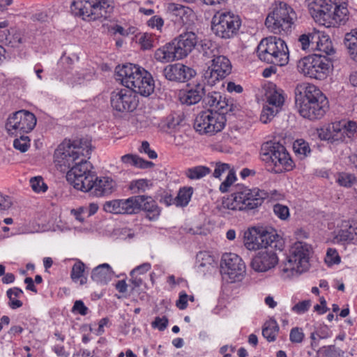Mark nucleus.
I'll use <instances>...</instances> for the list:
<instances>
[{"instance_id": "obj_1", "label": "nucleus", "mask_w": 357, "mask_h": 357, "mask_svg": "<svg viewBox=\"0 0 357 357\" xmlns=\"http://www.w3.org/2000/svg\"><path fill=\"white\" fill-rule=\"evenodd\" d=\"M91 142L86 139L64 140L54 151V163L57 169L67 172V181L79 190L84 191L93 179L92 166L86 158L91 154Z\"/></svg>"}, {"instance_id": "obj_2", "label": "nucleus", "mask_w": 357, "mask_h": 357, "mask_svg": "<svg viewBox=\"0 0 357 357\" xmlns=\"http://www.w3.org/2000/svg\"><path fill=\"white\" fill-rule=\"evenodd\" d=\"M296 104L300 114L310 120L322 118L329 107L327 98L311 84H302L296 87Z\"/></svg>"}, {"instance_id": "obj_3", "label": "nucleus", "mask_w": 357, "mask_h": 357, "mask_svg": "<svg viewBox=\"0 0 357 357\" xmlns=\"http://www.w3.org/2000/svg\"><path fill=\"white\" fill-rule=\"evenodd\" d=\"M116 79L126 89L143 96H149L154 91V83L151 74L141 67L126 63L116 68Z\"/></svg>"}, {"instance_id": "obj_4", "label": "nucleus", "mask_w": 357, "mask_h": 357, "mask_svg": "<svg viewBox=\"0 0 357 357\" xmlns=\"http://www.w3.org/2000/svg\"><path fill=\"white\" fill-rule=\"evenodd\" d=\"M266 197V192L264 190L238 185L233 193L222 200V207L232 211H249L261 205Z\"/></svg>"}, {"instance_id": "obj_5", "label": "nucleus", "mask_w": 357, "mask_h": 357, "mask_svg": "<svg viewBox=\"0 0 357 357\" xmlns=\"http://www.w3.org/2000/svg\"><path fill=\"white\" fill-rule=\"evenodd\" d=\"M312 254L310 245L298 241L291 248L287 260L280 266L281 276L284 279L296 277L308 270Z\"/></svg>"}, {"instance_id": "obj_6", "label": "nucleus", "mask_w": 357, "mask_h": 357, "mask_svg": "<svg viewBox=\"0 0 357 357\" xmlns=\"http://www.w3.org/2000/svg\"><path fill=\"white\" fill-rule=\"evenodd\" d=\"M296 20L294 10L287 3L280 1L273 6L266 17L265 24L273 33L287 35L294 29Z\"/></svg>"}, {"instance_id": "obj_7", "label": "nucleus", "mask_w": 357, "mask_h": 357, "mask_svg": "<svg viewBox=\"0 0 357 357\" xmlns=\"http://www.w3.org/2000/svg\"><path fill=\"white\" fill-rule=\"evenodd\" d=\"M261 158L268 171L275 174L291 171L295 166L286 148L276 142H268L264 144Z\"/></svg>"}, {"instance_id": "obj_8", "label": "nucleus", "mask_w": 357, "mask_h": 357, "mask_svg": "<svg viewBox=\"0 0 357 357\" xmlns=\"http://www.w3.org/2000/svg\"><path fill=\"white\" fill-rule=\"evenodd\" d=\"M259 59L267 63L283 66L289 61V50L285 42L275 36L261 40L257 48Z\"/></svg>"}, {"instance_id": "obj_9", "label": "nucleus", "mask_w": 357, "mask_h": 357, "mask_svg": "<svg viewBox=\"0 0 357 357\" xmlns=\"http://www.w3.org/2000/svg\"><path fill=\"white\" fill-rule=\"evenodd\" d=\"M71 8L76 15L87 20L107 19L114 10L110 0H75Z\"/></svg>"}, {"instance_id": "obj_10", "label": "nucleus", "mask_w": 357, "mask_h": 357, "mask_svg": "<svg viewBox=\"0 0 357 357\" xmlns=\"http://www.w3.org/2000/svg\"><path fill=\"white\" fill-rule=\"evenodd\" d=\"M331 63L324 56L314 54L300 59L297 63L299 73L310 78L323 80L329 75Z\"/></svg>"}, {"instance_id": "obj_11", "label": "nucleus", "mask_w": 357, "mask_h": 357, "mask_svg": "<svg viewBox=\"0 0 357 357\" xmlns=\"http://www.w3.org/2000/svg\"><path fill=\"white\" fill-rule=\"evenodd\" d=\"M279 237L275 229L267 227H253L244 232L243 243L249 250L271 246Z\"/></svg>"}, {"instance_id": "obj_12", "label": "nucleus", "mask_w": 357, "mask_h": 357, "mask_svg": "<svg viewBox=\"0 0 357 357\" xmlns=\"http://www.w3.org/2000/svg\"><path fill=\"white\" fill-rule=\"evenodd\" d=\"M225 114L213 109L202 111L197 114L194 128L200 134L215 135L220 132L225 126Z\"/></svg>"}, {"instance_id": "obj_13", "label": "nucleus", "mask_w": 357, "mask_h": 357, "mask_svg": "<svg viewBox=\"0 0 357 357\" xmlns=\"http://www.w3.org/2000/svg\"><path fill=\"white\" fill-rule=\"evenodd\" d=\"M241 24L240 17L232 12H218L212 19V29L222 38H231L238 32Z\"/></svg>"}, {"instance_id": "obj_14", "label": "nucleus", "mask_w": 357, "mask_h": 357, "mask_svg": "<svg viewBox=\"0 0 357 357\" xmlns=\"http://www.w3.org/2000/svg\"><path fill=\"white\" fill-rule=\"evenodd\" d=\"M36 124L35 115L28 111L20 110L10 116L6 124L8 133L18 137L31 131Z\"/></svg>"}, {"instance_id": "obj_15", "label": "nucleus", "mask_w": 357, "mask_h": 357, "mask_svg": "<svg viewBox=\"0 0 357 357\" xmlns=\"http://www.w3.org/2000/svg\"><path fill=\"white\" fill-rule=\"evenodd\" d=\"M220 267L223 278L230 282L241 280L245 273V263L234 253H225L221 259Z\"/></svg>"}, {"instance_id": "obj_16", "label": "nucleus", "mask_w": 357, "mask_h": 357, "mask_svg": "<svg viewBox=\"0 0 357 357\" xmlns=\"http://www.w3.org/2000/svg\"><path fill=\"white\" fill-rule=\"evenodd\" d=\"M265 96L266 102L261 111L260 120L264 123H267L280 110L284 102V97L282 91L277 89L275 85L268 86Z\"/></svg>"}, {"instance_id": "obj_17", "label": "nucleus", "mask_w": 357, "mask_h": 357, "mask_svg": "<svg viewBox=\"0 0 357 357\" xmlns=\"http://www.w3.org/2000/svg\"><path fill=\"white\" fill-rule=\"evenodd\" d=\"M137 92L128 89L115 90L111 93L110 102L112 108L119 112H130L138 105Z\"/></svg>"}, {"instance_id": "obj_18", "label": "nucleus", "mask_w": 357, "mask_h": 357, "mask_svg": "<svg viewBox=\"0 0 357 357\" xmlns=\"http://www.w3.org/2000/svg\"><path fill=\"white\" fill-rule=\"evenodd\" d=\"M211 61V66L204 73V78L209 85H213L216 81L226 77L231 71V62L225 56L219 54Z\"/></svg>"}, {"instance_id": "obj_19", "label": "nucleus", "mask_w": 357, "mask_h": 357, "mask_svg": "<svg viewBox=\"0 0 357 357\" xmlns=\"http://www.w3.org/2000/svg\"><path fill=\"white\" fill-rule=\"evenodd\" d=\"M143 199L140 195H138L126 199L112 200L105 204L104 209L105 211L112 213H137L140 210V203L143 202Z\"/></svg>"}, {"instance_id": "obj_20", "label": "nucleus", "mask_w": 357, "mask_h": 357, "mask_svg": "<svg viewBox=\"0 0 357 357\" xmlns=\"http://www.w3.org/2000/svg\"><path fill=\"white\" fill-rule=\"evenodd\" d=\"M116 188V183L112 178L98 177L94 174L93 179L83 192H88L95 197H102L112 194Z\"/></svg>"}, {"instance_id": "obj_21", "label": "nucleus", "mask_w": 357, "mask_h": 357, "mask_svg": "<svg viewBox=\"0 0 357 357\" xmlns=\"http://www.w3.org/2000/svg\"><path fill=\"white\" fill-rule=\"evenodd\" d=\"M278 263V258L273 251L259 252L250 261V266L255 272L265 273L273 268Z\"/></svg>"}, {"instance_id": "obj_22", "label": "nucleus", "mask_w": 357, "mask_h": 357, "mask_svg": "<svg viewBox=\"0 0 357 357\" xmlns=\"http://www.w3.org/2000/svg\"><path fill=\"white\" fill-rule=\"evenodd\" d=\"M333 3V8L326 14L320 24L326 27L338 26L346 22L348 10L345 6V0H340V3Z\"/></svg>"}, {"instance_id": "obj_23", "label": "nucleus", "mask_w": 357, "mask_h": 357, "mask_svg": "<svg viewBox=\"0 0 357 357\" xmlns=\"http://www.w3.org/2000/svg\"><path fill=\"white\" fill-rule=\"evenodd\" d=\"M163 73L168 80L177 82H185L196 75L195 70L181 63L167 66Z\"/></svg>"}, {"instance_id": "obj_24", "label": "nucleus", "mask_w": 357, "mask_h": 357, "mask_svg": "<svg viewBox=\"0 0 357 357\" xmlns=\"http://www.w3.org/2000/svg\"><path fill=\"white\" fill-rule=\"evenodd\" d=\"M305 2L313 19L320 24L326 14L333 8V3H340V0H305Z\"/></svg>"}, {"instance_id": "obj_25", "label": "nucleus", "mask_w": 357, "mask_h": 357, "mask_svg": "<svg viewBox=\"0 0 357 357\" xmlns=\"http://www.w3.org/2000/svg\"><path fill=\"white\" fill-rule=\"evenodd\" d=\"M172 42L176 47L178 56L183 59L195 47L197 43V37L194 32H185Z\"/></svg>"}, {"instance_id": "obj_26", "label": "nucleus", "mask_w": 357, "mask_h": 357, "mask_svg": "<svg viewBox=\"0 0 357 357\" xmlns=\"http://www.w3.org/2000/svg\"><path fill=\"white\" fill-rule=\"evenodd\" d=\"M206 105L213 108L218 112L227 113L232 110V101L227 99L219 92H210L204 98Z\"/></svg>"}, {"instance_id": "obj_27", "label": "nucleus", "mask_w": 357, "mask_h": 357, "mask_svg": "<svg viewBox=\"0 0 357 357\" xmlns=\"http://www.w3.org/2000/svg\"><path fill=\"white\" fill-rule=\"evenodd\" d=\"M167 11L174 16L175 20L183 24H188L193 17V10L189 7L171 3L167 6Z\"/></svg>"}, {"instance_id": "obj_28", "label": "nucleus", "mask_w": 357, "mask_h": 357, "mask_svg": "<svg viewBox=\"0 0 357 357\" xmlns=\"http://www.w3.org/2000/svg\"><path fill=\"white\" fill-rule=\"evenodd\" d=\"M154 58L158 61L163 63L181 59L178 56L177 50L173 42L167 43L157 49L154 53Z\"/></svg>"}, {"instance_id": "obj_29", "label": "nucleus", "mask_w": 357, "mask_h": 357, "mask_svg": "<svg viewBox=\"0 0 357 357\" xmlns=\"http://www.w3.org/2000/svg\"><path fill=\"white\" fill-rule=\"evenodd\" d=\"M114 272L108 264H102L94 268L91 272L93 281L100 285H105L112 280Z\"/></svg>"}, {"instance_id": "obj_30", "label": "nucleus", "mask_w": 357, "mask_h": 357, "mask_svg": "<svg viewBox=\"0 0 357 357\" xmlns=\"http://www.w3.org/2000/svg\"><path fill=\"white\" fill-rule=\"evenodd\" d=\"M312 40H314V50L325 53L326 55H331L334 52L332 42L325 33L314 30Z\"/></svg>"}, {"instance_id": "obj_31", "label": "nucleus", "mask_w": 357, "mask_h": 357, "mask_svg": "<svg viewBox=\"0 0 357 357\" xmlns=\"http://www.w3.org/2000/svg\"><path fill=\"white\" fill-rule=\"evenodd\" d=\"M340 128L341 125L336 121L317 129V135L321 140L338 142L342 139Z\"/></svg>"}, {"instance_id": "obj_32", "label": "nucleus", "mask_w": 357, "mask_h": 357, "mask_svg": "<svg viewBox=\"0 0 357 357\" xmlns=\"http://www.w3.org/2000/svg\"><path fill=\"white\" fill-rule=\"evenodd\" d=\"M357 239V227L350 225L347 221L342 223L341 229L334 236V241L337 243H345Z\"/></svg>"}, {"instance_id": "obj_33", "label": "nucleus", "mask_w": 357, "mask_h": 357, "mask_svg": "<svg viewBox=\"0 0 357 357\" xmlns=\"http://www.w3.org/2000/svg\"><path fill=\"white\" fill-rule=\"evenodd\" d=\"M140 197L144 199L143 202L140 203V210L142 209L147 212L146 217L150 220H156L160 213L156 202L150 197L144 195H140Z\"/></svg>"}, {"instance_id": "obj_34", "label": "nucleus", "mask_w": 357, "mask_h": 357, "mask_svg": "<svg viewBox=\"0 0 357 357\" xmlns=\"http://www.w3.org/2000/svg\"><path fill=\"white\" fill-rule=\"evenodd\" d=\"M344 43L351 59L357 62V29L345 34Z\"/></svg>"}, {"instance_id": "obj_35", "label": "nucleus", "mask_w": 357, "mask_h": 357, "mask_svg": "<svg viewBox=\"0 0 357 357\" xmlns=\"http://www.w3.org/2000/svg\"><path fill=\"white\" fill-rule=\"evenodd\" d=\"M183 121V119L181 114L172 113L162 122L161 127L167 132L176 131L181 126Z\"/></svg>"}, {"instance_id": "obj_36", "label": "nucleus", "mask_w": 357, "mask_h": 357, "mask_svg": "<svg viewBox=\"0 0 357 357\" xmlns=\"http://www.w3.org/2000/svg\"><path fill=\"white\" fill-rule=\"evenodd\" d=\"M204 89L201 86H197L196 89H192L183 93L181 96V100L183 103L187 105H194L199 102L202 98Z\"/></svg>"}, {"instance_id": "obj_37", "label": "nucleus", "mask_w": 357, "mask_h": 357, "mask_svg": "<svg viewBox=\"0 0 357 357\" xmlns=\"http://www.w3.org/2000/svg\"><path fill=\"white\" fill-rule=\"evenodd\" d=\"M199 52L206 59H211V60L220 54L218 45L207 40L201 42Z\"/></svg>"}, {"instance_id": "obj_38", "label": "nucleus", "mask_w": 357, "mask_h": 357, "mask_svg": "<svg viewBox=\"0 0 357 357\" xmlns=\"http://www.w3.org/2000/svg\"><path fill=\"white\" fill-rule=\"evenodd\" d=\"M341 125L340 133L342 135L341 142L346 141V139H351L357 135V124L352 121H338Z\"/></svg>"}, {"instance_id": "obj_39", "label": "nucleus", "mask_w": 357, "mask_h": 357, "mask_svg": "<svg viewBox=\"0 0 357 357\" xmlns=\"http://www.w3.org/2000/svg\"><path fill=\"white\" fill-rule=\"evenodd\" d=\"M121 161L125 164L130 165L142 169L149 168L153 165L152 162L144 160L140 157L132 154H126L123 155L121 157Z\"/></svg>"}, {"instance_id": "obj_40", "label": "nucleus", "mask_w": 357, "mask_h": 357, "mask_svg": "<svg viewBox=\"0 0 357 357\" xmlns=\"http://www.w3.org/2000/svg\"><path fill=\"white\" fill-rule=\"evenodd\" d=\"M84 270L85 264L79 259H76L70 273V278L73 281L79 280L80 284H84L86 282V278L84 277Z\"/></svg>"}, {"instance_id": "obj_41", "label": "nucleus", "mask_w": 357, "mask_h": 357, "mask_svg": "<svg viewBox=\"0 0 357 357\" xmlns=\"http://www.w3.org/2000/svg\"><path fill=\"white\" fill-rule=\"evenodd\" d=\"M279 331V326L277 322L271 319L264 324L262 335L268 342H273Z\"/></svg>"}, {"instance_id": "obj_42", "label": "nucleus", "mask_w": 357, "mask_h": 357, "mask_svg": "<svg viewBox=\"0 0 357 357\" xmlns=\"http://www.w3.org/2000/svg\"><path fill=\"white\" fill-rule=\"evenodd\" d=\"M211 173V169L206 166H196L186 169L185 174L191 180H198Z\"/></svg>"}, {"instance_id": "obj_43", "label": "nucleus", "mask_w": 357, "mask_h": 357, "mask_svg": "<svg viewBox=\"0 0 357 357\" xmlns=\"http://www.w3.org/2000/svg\"><path fill=\"white\" fill-rule=\"evenodd\" d=\"M193 189L191 187L181 188L175 198V204L178 206H185L190 201Z\"/></svg>"}, {"instance_id": "obj_44", "label": "nucleus", "mask_w": 357, "mask_h": 357, "mask_svg": "<svg viewBox=\"0 0 357 357\" xmlns=\"http://www.w3.org/2000/svg\"><path fill=\"white\" fill-rule=\"evenodd\" d=\"M335 181L340 186L350 188L357 181V179L354 174L340 172L337 174Z\"/></svg>"}, {"instance_id": "obj_45", "label": "nucleus", "mask_w": 357, "mask_h": 357, "mask_svg": "<svg viewBox=\"0 0 357 357\" xmlns=\"http://www.w3.org/2000/svg\"><path fill=\"white\" fill-rule=\"evenodd\" d=\"M155 36L149 33H143L139 37V43L144 50H151L154 46Z\"/></svg>"}, {"instance_id": "obj_46", "label": "nucleus", "mask_w": 357, "mask_h": 357, "mask_svg": "<svg viewBox=\"0 0 357 357\" xmlns=\"http://www.w3.org/2000/svg\"><path fill=\"white\" fill-rule=\"evenodd\" d=\"M151 185V183L150 181H149L147 179L142 178V179L132 181L130 184V189L134 193H139L140 192H144Z\"/></svg>"}, {"instance_id": "obj_47", "label": "nucleus", "mask_w": 357, "mask_h": 357, "mask_svg": "<svg viewBox=\"0 0 357 357\" xmlns=\"http://www.w3.org/2000/svg\"><path fill=\"white\" fill-rule=\"evenodd\" d=\"M18 137L19 138L14 140L13 146L22 153L26 152L30 146V139L24 135H18Z\"/></svg>"}, {"instance_id": "obj_48", "label": "nucleus", "mask_w": 357, "mask_h": 357, "mask_svg": "<svg viewBox=\"0 0 357 357\" xmlns=\"http://www.w3.org/2000/svg\"><path fill=\"white\" fill-rule=\"evenodd\" d=\"M312 36H314V31L300 36L298 42L303 50H314V40H312Z\"/></svg>"}, {"instance_id": "obj_49", "label": "nucleus", "mask_w": 357, "mask_h": 357, "mask_svg": "<svg viewBox=\"0 0 357 357\" xmlns=\"http://www.w3.org/2000/svg\"><path fill=\"white\" fill-rule=\"evenodd\" d=\"M293 149L296 153L306 156L310 152V149L307 142L303 139L296 140L293 145Z\"/></svg>"}, {"instance_id": "obj_50", "label": "nucleus", "mask_w": 357, "mask_h": 357, "mask_svg": "<svg viewBox=\"0 0 357 357\" xmlns=\"http://www.w3.org/2000/svg\"><path fill=\"white\" fill-rule=\"evenodd\" d=\"M30 184L33 190L36 192H45L47 189V185L40 176L31 178Z\"/></svg>"}, {"instance_id": "obj_51", "label": "nucleus", "mask_w": 357, "mask_h": 357, "mask_svg": "<svg viewBox=\"0 0 357 357\" xmlns=\"http://www.w3.org/2000/svg\"><path fill=\"white\" fill-rule=\"evenodd\" d=\"M322 349L324 357H344V352L334 345L324 347Z\"/></svg>"}, {"instance_id": "obj_52", "label": "nucleus", "mask_w": 357, "mask_h": 357, "mask_svg": "<svg viewBox=\"0 0 357 357\" xmlns=\"http://www.w3.org/2000/svg\"><path fill=\"white\" fill-rule=\"evenodd\" d=\"M305 337V334L301 328L294 327L291 329L289 340L292 343H301Z\"/></svg>"}, {"instance_id": "obj_53", "label": "nucleus", "mask_w": 357, "mask_h": 357, "mask_svg": "<svg viewBox=\"0 0 357 357\" xmlns=\"http://www.w3.org/2000/svg\"><path fill=\"white\" fill-rule=\"evenodd\" d=\"M6 40H8V43L10 44L12 47H18L24 40L20 31H13L12 34H9L6 38Z\"/></svg>"}, {"instance_id": "obj_54", "label": "nucleus", "mask_w": 357, "mask_h": 357, "mask_svg": "<svg viewBox=\"0 0 357 357\" xmlns=\"http://www.w3.org/2000/svg\"><path fill=\"white\" fill-rule=\"evenodd\" d=\"M311 305L312 302L310 300L302 301L294 305L291 307V311L298 314H302L308 311Z\"/></svg>"}, {"instance_id": "obj_55", "label": "nucleus", "mask_w": 357, "mask_h": 357, "mask_svg": "<svg viewBox=\"0 0 357 357\" xmlns=\"http://www.w3.org/2000/svg\"><path fill=\"white\" fill-rule=\"evenodd\" d=\"M229 173H234L231 169L230 166L227 163H216L215 167L213 172V176L215 178H220L222 174Z\"/></svg>"}, {"instance_id": "obj_56", "label": "nucleus", "mask_w": 357, "mask_h": 357, "mask_svg": "<svg viewBox=\"0 0 357 357\" xmlns=\"http://www.w3.org/2000/svg\"><path fill=\"white\" fill-rule=\"evenodd\" d=\"M273 212L281 220H287L289 216V208L282 204H277L274 205Z\"/></svg>"}, {"instance_id": "obj_57", "label": "nucleus", "mask_w": 357, "mask_h": 357, "mask_svg": "<svg viewBox=\"0 0 357 357\" xmlns=\"http://www.w3.org/2000/svg\"><path fill=\"white\" fill-rule=\"evenodd\" d=\"M325 261L329 265L337 264L340 262V257L335 249L328 248Z\"/></svg>"}, {"instance_id": "obj_58", "label": "nucleus", "mask_w": 357, "mask_h": 357, "mask_svg": "<svg viewBox=\"0 0 357 357\" xmlns=\"http://www.w3.org/2000/svg\"><path fill=\"white\" fill-rule=\"evenodd\" d=\"M236 181V176L234 173H229L227 175L226 179L220 184L219 190L221 192H227L229 191L231 185Z\"/></svg>"}, {"instance_id": "obj_59", "label": "nucleus", "mask_w": 357, "mask_h": 357, "mask_svg": "<svg viewBox=\"0 0 357 357\" xmlns=\"http://www.w3.org/2000/svg\"><path fill=\"white\" fill-rule=\"evenodd\" d=\"M147 24L149 27L152 29H156L157 30L161 31L164 25V20L161 17L158 15H154L148 20Z\"/></svg>"}, {"instance_id": "obj_60", "label": "nucleus", "mask_w": 357, "mask_h": 357, "mask_svg": "<svg viewBox=\"0 0 357 357\" xmlns=\"http://www.w3.org/2000/svg\"><path fill=\"white\" fill-rule=\"evenodd\" d=\"M197 263L199 266L205 267L211 264L213 259L206 252H199L197 256Z\"/></svg>"}, {"instance_id": "obj_61", "label": "nucleus", "mask_w": 357, "mask_h": 357, "mask_svg": "<svg viewBox=\"0 0 357 357\" xmlns=\"http://www.w3.org/2000/svg\"><path fill=\"white\" fill-rule=\"evenodd\" d=\"M89 309L84 305L82 301L78 300L74 303L72 308V312L78 313L81 315H86L88 313Z\"/></svg>"}, {"instance_id": "obj_62", "label": "nucleus", "mask_w": 357, "mask_h": 357, "mask_svg": "<svg viewBox=\"0 0 357 357\" xmlns=\"http://www.w3.org/2000/svg\"><path fill=\"white\" fill-rule=\"evenodd\" d=\"M168 324V319L166 317H157L155 320L152 322L151 326L154 328H158L159 331H164Z\"/></svg>"}, {"instance_id": "obj_63", "label": "nucleus", "mask_w": 357, "mask_h": 357, "mask_svg": "<svg viewBox=\"0 0 357 357\" xmlns=\"http://www.w3.org/2000/svg\"><path fill=\"white\" fill-rule=\"evenodd\" d=\"M315 333L319 339H326L332 336V331L326 325H321L317 328Z\"/></svg>"}, {"instance_id": "obj_64", "label": "nucleus", "mask_w": 357, "mask_h": 357, "mask_svg": "<svg viewBox=\"0 0 357 357\" xmlns=\"http://www.w3.org/2000/svg\"><path fill=\"white\" fill-rule=\"evenodd\" d=\"M13 205V200L10 197L3 195L0 192V211L9 209Z\"/></svg>"}]
</instances>
